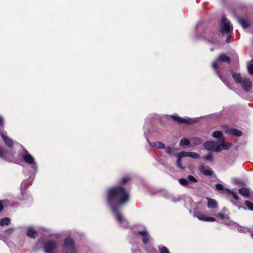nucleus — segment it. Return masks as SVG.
Segmentation results:
<instances>
[{
	"label": "nucleus",
	"instance_id": "obj_35",
	"mask_svg": "<svg viewBox=\"0 0 253 253\" xmlns=\"http://www.w3.org/2000/svg\"><path fill=\"white\" fill-rule=\"evenodd\" d=\"M14 230V228H9L4 231V233L6 236H9L11 234L13 233Z\"/></svg>",
	"mask_w": 253,
	"mask_h": 253
},
{
	"label": "nucleus",
	"instance_id": "obj_19",
	"mask_svg": "<svg viewBox=\"0 0 253 253\" xmlns=\"http://www.w3.org/2000/svg\"><path fill=\"white\" fill-rule=\"evenodd\" d=\"M212 136L218 139L219 143H225L224 142V138L223 136L222 132L220 131H216L213 132Z\"/></svg>",
	"mask_w": 253,
	"mask_h": 253
},
{
	"label": "nucleus",
	"instance_id": "obj_14",
	"mask_svg": "<svg viewBox=\"0 0 253 253\" xmlns=\"http://www.w3.org/2000/svg\"><path fill=\"white\" fill-rule=\"evenodd\" d=\"M226 133L235 136H241L243 133L241 130L235 128H228L225 130Z\"/></svg>",
	"mask_w": 253,
	"mask_h": 253
},
{
	"label": "nucleus",
	"instance_id": "obj_28",
	"mask_svg": "<svg viewBox=\"0 0 253 253\" xmlns=\"http://www.w3.org/2000/svg\"><path fill=\"white\" fill-rule=\"evenodd\" d=\"M190 144V140L186 138H182L179 143V145L183 147L188 146Z\"/></svg>",
	"mask_w": 253,
	"mask_h": 253
},
{
	"label": "nucleus",
	"instance_id": "obj_3",
	"mask_svg": "<svg viewBox=\"0 0 253 253\" xmlns=\"http://www.w3.org/2000/svg\"><path fill=\"white\" fill-rule=\"evenodd\" d=\"M23 159L26 163L30 166L32 174L28 179L23 181L21 184V193L22 196L25 193L24 189L26 185H31L32 183L35 178V175L38 170V165L34 158L26 150L23 155Z\"/></svg>",
	"mask_w": 253,
	"mask_h": 253
},
{
	"label": "nucleus",
	"instance_id": "obj_41",
	"mask_svg": "<svg viewBox=\"0 0 253 253\" xmlns=\"http://www.w3.org/2000/svg\"><path fill=\"white\" fill-rule=\"evenodd\" d=\"M214 215L220 217V218H224V216H225L224 215L221 213H218L217 214H214Z\"/></svg>",
	"mask_w": 253,
	"mask_h": 253
},
{
	"label": "nucleus",
	"instance_id": "obj_36",
	"mask_svg": "<svg viewBox=\"0 0 253 253\" xmlns=\"http://www.w3.org/2000/svg\"><path fill=\"white\" fill-rule=\"evenodd\" d=\"M204 158L206 160L209 161H212L213 160V156L211 154H208L205 156Z\"/></svg>",
	"mask_w": 253,
	"mask_h": 253
},
{
	"label": "nucleus",
	"instance_id": "obj_7",
	"mask_svg": "<svg viewBox=\"0 0 253 253\" xmlns=\"http://www.w3.org/2000/svg\"><path fill=\"white\" fill-rule=\"evenodd\" d=\"M194 216L197 217L199 220L206 222H214L216 220L214 217H210L208 214L197 210L194 211Z\"/></svg>",
	"mask_w": 253,
	"mask_h": 253
},
{
	"label": "nucleus",
	"instance_id": "obj_13",
	"mask_svg": "<svg viewBox=\"0 0 253 253\" xmlns=\"http://www.w3.org/2000/svg\"><path fill=\"white\" fill-rule=\"evenodd\" d=\"M0 135L8 147H11L13 145L12 140L6 136V132H0Z\"/></svg>",
	"mask_w": 253,
	"mask_h": 253
},
{
	"label": "nucleus",
	"instance_id": "obj_21",
	"mask_svg": "<svg viewBox=\"0 0 253 253\" xmlns=\"http://www.w3.org/2000/svg\"><path fill=\"white\" fill-rule=\"evenodd\" d=\"M234 81L237 83L241 84L243 80L245 79L246 77H242L239 73H233L232 75Z\"/></svg>",
	"mask_w": 253,
	"mask_h": 253
},
{
	"label": "nucleus",
	"instance_id": "obj_44",
	"mask_svg": "<svg viewBox=\"0 0 253 253\" xmlns=\"http://www.w3.org/2000/svg\"><path fill=\"white\" fill-rule=\"evenodd\" d=\"M251 237H252V238L253 239V233H252L251 234Z\"/></svg>",
	"mask_w": 253,
	"mask_h": 253
},
{
	"label": "nucleus",
	"instance_id": "obj_12",
	"mask_svg": "<svg viewBox=\"0 0 253 253\" xmlns=\"http://www.w3.org/2000/svg\"><path fill=\"white\" fill-rule=\"evenodd\" d=\"M239 192L244 197H248L250 199L253 198V193L251 192L249 188L243 187L239 189Z\"/></svg>",
	"mask_w": 253,
	"mask_h": 253
},
{
	"label": "nucleus",
	"instance_id": "obj_31",
	"mask_svg": "<svg viewBox=\"0 0 253 253\" xmlns=\"http://www.w3.org/2000/svg\"><path fill=\"white\" fill-rule=\"evenodd\" d=\"M158 249L160 253H170L169 250L163 245H160L158 247Z\"/></svg>",
	"mask_w": 253,
	"mask_h": 253
},
{
	"label": "nucleus",
	"instance_id": "obj_15",
	"mask_svg": "<svg viewBox=\"0 0 253 253\" xmlns=\"http://www.w3.org/2000/svg\"><path fill=\"white\" fill-rule=\"evenodd\" d=\"M136 234H139L142 236V241L144 244H146L148 242V233L146 229H144L142 231H137L136 233Z\"/></svg>",
	"mask_w": 253,
	"mask_h": 253
},
{
	"label": "nucleus",
	"instance_id": "obj_11",
	"mask_svg": "<svg viewBox=\"0 0 253 253\" xmlns=\"http://www.w3.org/2000/svg\"><path fill=\"white\" fill-rule=\"evenodd\" d=\"M244 89L248 91L252 89V84L250 79L246 77L240 84Z\"/></svg>",
	"mask_w": 253,
	"mask_h": 253
},
{
	"label": "nucleus",
	"instance_id": "obj_26",
	"mask_svg": "<svg viewBox=\"0 0 253 253\" xmlns=\"http://www.w3.org/2000/svg\"><path fill=\"white\" fill-rule=\"evenodd\" d=\"M10 223V219L8 217H4L0 220V225L1 226L8 225Z\"/></svg>",
	"mask_w": 253,
	"mask_h": 253
},
{
	"label": "nucleus",
	"instance_id": "obj_25",
	"mask_svg": "<svg viewBox=\"0 0 253 253\" xmlns=\"http://www.w3.org/2000/svg\"><path fill=\"white\" fill-rule=\"evenodd\" d=\"M203 142V140L200 137H194L191 139V146H196L200 145Z\"/></svg>",
	"mask_w": 253,
	"mask_h": 253
},
{
	"label": "nucleus",
	"instance_id": "obj_8",
	"mask_svg": "<svg viewBox=\"0 0 253 253\" xmlns=\"http://www.w3.org/2000/svg\"><path fill=\"white\" fill-rule=\"evenodd\" d=\"M175 122L180 124H192L194 121L191 119L181 118L177 115L169 116Z\"/></svg>",
	"mask_w": 253,
	"mask_h": 253
},
{
	"label": "nucleus",
	"instance_id": "obj_1",
	"mask_svg": "<svg viewBox=\"0 0 253 253\" xmlns=\"http://www.w3.org/2000/svg\"><path fill=\"white\" fill-rule=\"evenodd\" d=\"M129 198L128 192L120 186L113 187L107 191V204L116 220L124 228L128 226V223L118 210L128 201Z\"/></svg>",
	"mask_w": 253,
	"mask_h": 253
},
{
	"label": "nucleus",
	"instance_id": "obj_18",
	"mask_svg": "<svg viewBox=\"0 0 253 253\" xmlns=\"http://www.w3.org/2000/svg\"><path fill=\"white\" fill-rule=\"evenodd\" d=\"M207 199L208 201L207 205L209 208L215 209L217 207V203L214 199L209 197H207Z\"/></svg>",
	"mask_w": 253,
	"mask_h": 253
},
{
	"label": "nucleus",
	"instance_id": "obj_29",
	"mask_svg": "<svg viewBox=\"0 0 253 253\" xmlns=\"http://www.w3.org/2000/svg\"><path fill=\"white\" fill-rule=\"evenodd\" d=\"M158 118V115L155 114H152L149 115L146 119V123L144 125V127H146L147 122H149L151 120L156 119Z\"/></svg>",
	"mask_w": 253,
	"mask_h": 253
},
{
	"label": "nucleus",
	"instance_id": "obj_38",
	"mask_svg": "<svg viewBox=\"0 0 253 253\" xmlns=\"http://www.w3.org/2000/svg\"><path fill=\"white\" fill-rule=\"evenodd\" d=\"M181 200V198L180 197V196H178V197H172L171 198V200L173 202H179L180 200Z\"/></svg>",
	"mask_w": 253,
	"mask_h": 253
},
{
	"label": "nucleus",
	"instance_id": "obj_32",
	"mask_svg": "<svg viewBox=\"0 0 253 253\" xmlns=\"http://www.w3.org/2000/svg\"><path fill=\"white\" fill-rule=\"evenodd\" d=\"M163 149H164L165 150V151L166 153H167V154H168L170 155H172V154L174 151L173 148H172L170 147H166L165 146V148H163Z\"/></svg>",
	"mask_w": 253,
	"mask_h": 253
},
{
	"label": "nucleus",
	"instance_id": "obj_4",
	"mask_svg": "<svg viewBox=\"0 0 253 253\" xmlns=\"http://www.w3.org/2000/svg\"><path fill=\"white\" fill-rule=\"evenodd\" d=\"M231 62V59L229 57L226 56L225 54H221L218 58L216 59V60L214 61L212 64V67L214 70L216 74L218 75L219 78L223 82V83L228 86L230 88L231 87L230 86L229 84L227 81L226 78L224 77H223L219 73L218 68L221 66V63L222 62H226L227 64H229Z\"/></svg>",
	"mask_w": 253,
	"mask_h": 253
},
{
	"label": "nucleus",
	"instance_id": "obj_37",
	"mask_svg": "<svg viewBox=\"0 0 253 253\" xmlns=\"http://www.w3.org/2000/svg\"><path fill=\"white\" fill-rule=\"evenodd\" d=\"M215 188L218 191H221L223 189H225L223 186L219 183H217L215 185Z\"/></svg>",
	"mask_w": 253,
	"mask_h": 253
},
{
	"label": "nucleus",
	"instance_id": "obj_5",
	"mask_svg": "<svg viewBox=\"0 0 253 253\" xmlns=\"http://www.w3.org/2000/svg\"><path fill=\"white\" fill-rule=\"evenodd\" d=\"M219 32L222 36L226 37V42H231L230 38L233 36V27L230 21L224 16H223L221 19Z\"/></svg>",
	"mask_w": 253,
	"mask_h": 253
},
{
	"label": "nucleus",
	"instance_id": "obj_39",
	"mask_svg": "<svg viewBox=\"0 0 253 253\" xmlns=\"http://www.w3.org/2000/svg\"><path fill=\"white\" fill-rule=\"evenodd\" d=\"M4 125V119L0 116V130L3 128Z\"/></svg>",
	"mask_w": 253,
	"mask_h": 253
},
{
	"label": "nucleus",
	"instance_id": "obj_2",
	"mask_svg": "<svg viewBox=\"0 0 253 253\" xmlns=\"http://www.w3.org/2000/svg\"><path fill=\"white\" fill-rule=\"evenodd\" d=\"M38 244L42 245L44 253H77L74 241L70 237L64 240L61 246L57 239L39 240Z\"/></svg>",
	"mask_w": 253,
	"mask_h": 253
},
{
	"label": "nucleus",
	"instance_id": "obj_24",
	"mask_svg": "<svg viewBox=\"0 0 253 253\" xmlns=\"http://www.w3.org/2000/svg\"><path fill=\"white\" fill-rule=\"evenodd\" d=\"M225 190L228 192L229 197H232L235 200L238 201L239 200V197L233 190H230L228 188H225Z\"/></svg>",
	"mask_w": 253,
	"mask_h": 253
},
{
	"label": "nucleus",
	"instance_id": "obj_23",
	"mask_svg": "<svg viewBox=\"0 0 253 253\" xmlns=\"http://www.w3.org/2000/svg\"><path fill=\"white\" fill-rule=\"evenodd\" d=\"M27 235L33 238H35L37 235V231L33 227H29L27 232Z\"/></svg>",
	"mask_w": 253,
	"mask_h": 253
},
{
	"label": "nucleus",
	"instance_id": "obj_17",
	"mask_svg": "<svg viewBox=\"0 0 253 253\" xmlns=\"http://www.w3.org/2000/svg\"><path fill=\"white\" fill-rule=\"evenodd\" d=\"M146 139L149 143V145L154 149H163V148H165V144L161 142L158 141L155 142H150L147 137Z\"/></svg>",
	"mask_w": 253,
	"mask_h": 253
},
{
	"label": "nucleus",
	"instance_id": "obj_30",
	"mask_svg": "<svg viewBox=\"0 0 253 253\" xmlns=\"http://www.w3.org/2000/svg\"><path fill=\"white\" fill-rule=\"evenodd\" d=\"M247 68L249 73L253 75V61L248 62Z\"/></svg>",
	"mask_w": 253,
	"mask_h": 253
},
{
	"label": "nucleus",
	"instance_id": "obj_40",
	"mask_svg": "<svg viewBox=\"0 0 253 253\" xmlns=\"http://www.w3.org/2000/svg\"><path fill=\"white\" fill-rule=\"evenodd\" d=\"M130 180V178L128 176H126L122 179V183L125 184Z\"/></svg>",
	"mask_w": 253,
	"mask_h": 253
},
{
	"label": "nucleus",
	"instance_id": "obj_9",
	"mask_svg": "<svg viewBox=\"0 0 253 253\" xmlns=\"http://www.w3.org/2000/svg\"><path fill=\"white\" fill-rule=\"evenodd\" d=\"M178 181L181 185L188 187H191L190 183H196L197 182V180L193 176L191 175L187 177V179L180 178Z\"/></svg>",
	"mask_w": 253,
	"mask_h": 253
},
{
	"label": "nucleus",
	"instance_id": "obj_10",
	"mask_svg": "<svg viewBox=\"0 0 253 253\" xmlns=\"http://www.w3.org/2000/svg\"><path fill=\"white\" fill-rule=\"evenodd\" d=\"M225 224L232 226L233 229H237L239 232L246 233L249 231V229L244 227H242L238 224L233 221H231L230 223H225Z\"/></svg>",
	"mask_w": 253,
	"mask_h": 253
},
{
	"label": "nucleus",
	"instance_id": "obj_20",
	"mask_svg": "<svg viewBox=\"0 0 253 253\" xmlns=\"http://www.w3.org/2000/svg\"><path fill=\"white\" fill-rule=\"evenodd\" d=\"M175 155L177 158L176 164L178 168L184 169V168L181 165V160L182 158L184 157V156L182 154V152L177 153Z\"/></svg>",
	"mask_w": 253,
	"mask_h": 253
},
{
	"label": "nucleus",
	"instance_id": "obj_42",
	"mask_svg": "<svg viewBox=\"0 0 253 253\" xmlns=\"http://www.w3.org/2000/svg\"><path fill=\"white\" fill-rule=\"evenodd\" d=\"M3 205L0 202V211L3 209Z\"/></svg>",
	"mask_w": 253,
	"mask_h": 253
},
{
	"label": "nucleus",
	"instance_id": "obj_16",
	"mask_svg": "<svg viewBox=\"0 0 253 253\" xmlns=\"http://www.w3.org/2000/svg\"><path fill=\"white\" fill-rule=\"evenodd\" d=\"M199 169L201 172L206 176H211L212 174V171L210 168L206 167L202 165L200 167Z\"/></svg>",
	"mask_w": 253,
	"mask_h": 253
},
{
	"label": "nucleus",
	"instance_id": "obj_22",
	"mask_svg": "<svg viewBox=\"0 0 253 253\" xmlns=\"http://www.w3.org/2000/svg\"><path fill=\"white\" fill-rule=\"evenodd\" d=\"M182 153L184 157H189L194 159H199L200 157V155L198 153L194 152H182Z\"/></svg>",
	"mask_w": 253,
	"mask_h": 253
},
{
	"label": "nucleus",
	"instance_id": "obj_43",
	"mask_svg": "<svg viewBox=\"0 0 253 253\" xmlns=\"http://www.w3.org/2000/svg\"><path fill=\"white\" fill-rule=\"evenodd\" d=\"M19 199H20L21 200H24L25 199L24 197H20L19 198Z\"/></svg>",
	"mask_w": 253,
	"mask_h": 253
},
{
	"label": "nucleus",
	"instance_id": "obj_34",
	"mask_svg": "<svg viewBox=\"0 0 253 253\" xmlns=\"http://www.w3.org/2000/svg\"><path fill=\"white\" fill-rule=\"evenodd\" d=\"M246 206L251 211H253V204L249 201H246L245 202Z\"/></svg>",
	"mask_w": 253,
	"mask_h": 253
},
{
	"label": "nucleus",
	"instance_id": "obj_33",
	"mask_svg": "<svg viewBox=\"0 0 253 253\" xmlns=\"http://www.w3.org/2000/svg\"><path fill=\"white\" fill-rule=\"evenodd\" d=\"M6 155V150L0 146V157L3 158Z\"/></svg>",
	"mask_w": 253,
	"mask_h": 253
},
{
	"label": "nucleus",
	"instance_id": "obj_27",
	"mask_svg": "<svg viewBox=\"0 0 253 253\" xmlns=\"http://www.w3.org/2000/svg\"><path fill=\"white\" fill-rule=\"evenodd\" d=\"M239 23L244 28H246L249 27V25L247 20L243 18H240L238 19Z\"/></svg>",
	"mask_w": 253,
	"mask_h": 253
},
{
	"label": "nucleus",
	"instance_id": "obj_6",
	"mask_svg": "<svg viewBox=\"0 0 253 253\" xmlns=\"http://www.w3.org/2000/svg\"><path fill=\"white\" fill-rule=\"evenodd\" d=\"M230 146V143H219L214 141H208L204 143V147L206 149L216 152H220L221 150H227Z\"/></svg>",
	"mask_w": 253,
	"mask_h": 253
}]
</instances>
